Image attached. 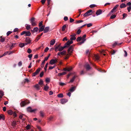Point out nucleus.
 I'll use <instances>...</instances> for the list:
<instances>
[{"label":"nucleus","mask_w":131,"mask_h":131,"mask_svg":"<svg viewBox=\"0 0 131 131\" xmlns=\"http://www.w3.org/2000/svg\"><path fill=\"white\" fill-rule=\"evenodd\" d=\"M73 49V46H71L69 48L68 50V53L69 54H70L72 52Z\"/></svg>","instance_id":"6"},{"label":"nucleus","mask_w":131,"mask_h":131,"mask_svg":"<svg viewBox=\"0 0 131 131\" xmlns=\"http://www.w3.org/2000/svg\"><path fill=\"white\" fill-rule=\"evenodd\" d=\"M49 88V87L48 86H45L44 90L46 91H47Z\"/></svg>","instance_id":"47"},{"label":"nucleus","mask_w":131,"mask_h":131,"mask_svg":"<svg viewBox=\"0 0 131 131\" xmlns=\"http://www.w3.org/2000/svg\"><path fill=\"white\" fill-rule=\"evenodd\" d=\"M55 40L54 39L52 40L50 42V45H53L55 42Z\"/></svg>","instance_id":"19"},{"label":"nucleus","mask_w":131,"mask_h":131,"mask_svg":"<svg viewBox=\"0 0 131 131\" xmlns=\"http://www.w3.org/2000/svg\"><path fill=\"white\" fill-rule=\"evenodd\" d=\"M96 6V5L95 4H92L90 6V7L91 8H93L94 7H95Z\"/></svg>","instance_id":"50"},{"label":"nucleus","mask_w":131,"mask_h":131,"mask_svg":"<svg viewBox=\"0 0 131 131\" xmlns=\"http://www.w3.org/2000/svg\"><path fill=\"white\" fill-rule=\"evenodd\" d=\"M66 51H63L61 52H59L57 54L58 56H60L61 55H66Z\"/></svg>","instance_id":"11"},{"label":"nucleus","mask_w":131,"mask_h":131,"mask_svg":"<svg viewBox=\"0 0 131 131\" xmlns=\"http://www.w3.org/2000/svg\"><path fill=\"white\" fill-rule=\"evenodd\" d=\"M81 39H82V38L80 37H78L77 39V42L80 41Z\"/></svg>","instance_id":"37"},{"label":"nucleus","mask_w":131,"mask_h":131,"mask_svg":"<svg viewBox=\"0 0 131 131\" xmlns=\"http://www.w3.org/2000/svg\"><path fill=\"white\" fill-rule=\"evenodd\" d=\"M30 23L31 25L33 26H34L37 24V22L35 21V18H32L30 20Z\"/></svg>","instance_id":"7"},{"label":"nucleus","mask_w":131,"mask_h":131,"mask_svg":"<svg viewBox=\"0 0 131 131\" xmlns=\"http://www.w3.org/2000/svg\"><path fill=\"white\" fill-rule=\"evenodd\" d=\"M68 101V100L66 99H63L61 100V103L64 104Z\"/></svg>","instance_id":"13"},{"label":"nucleus","mask_w":131,"mask_h":131,"mask_svg":"<svg viewBox=\"0 0 131 131\" xmlns=\"http://www.w3.org/2000/svg\"><path fill=\"white\" fill-rule=\"evenodd\" d=\"M116 17V16L115 15H114L111 16V19H113L115 18Z\"/></svg>","instance_id":"64"},{"label":"nucleus","mask_w":131,"mask_h":131,"mask_svg":"<svg viewBox=\"0 0 131 131\" xmlns=\"http://www.w3.org/2000/svg\"><path fill=\"white\" fill-rule=\"evenodd\" d=\"M42 22H43L42 21H41L40 23H39V27H40L42 26Z\"/></svg>","instance_id":"57"},{"label":"nucleus","mask_w":131,"mask_h":131,"mask_svg":"<svg viewBox=\"0 0 131 131\" xmlns=\"http://www.w3.org/2000/svg\"><path fill=\"white\" fill-rule=\"evenodd\" d=\"M19 46L21 48H22L24 46V43H21L19 44Z\"/></svg>","instance_id":"34"},{"label":"nucleus","mask_w":131,"mask_h":131,"mask_svg":"<svg viewBox=\"0 0 131 131\" xmlns=\"http://www.w3.org/2000/svg\"><path fill=\"white\" fill-rule=\"evenodd\" d=\"M83 21L82 20H78L76 21L75 23L76 24H78L79 23L82 22Z\"/></svg>","instance_id":"43"},{"label":"nucleus","mask_w":131,"mask_h":131,"mask_svg":"<svg viewBox=\"0 0 131 131\" xmlns=\"http://www.w3.org/2000/svg\"><path fill=\"white\" fill-rule=\"evenodd\" d=\"M18 65L19 66H21L22 65V63L21 61L19 62L18 64Z\"/></svg>","instance_id":"56"},{"label":"nucleus","mask_w":131,"mask_h":131,"mask_svg":"<svg viewBox=\"0 0 131 131\" xmlns=\"http://www.w3.org/2000/svg\"><path fill=\"white\" fill-rule=\"evenodd\" d=\"M126 5L125 4L123 3L120 5V7L121 8H122L125 7H126Z\"/></svg>","instance_id":"26"},{"label":"nucleus","mask_w":131,"mask_h":131,"mask_svg":"<svg viewBox=\"0 0 131 131\" xmlns=\"http://www.w3.org/2000/svg\"><path fill=\"white\" fill-rule=\"evenodd\" d=\"M86 24L88 27H90L92 26V24L91 23H90Z\"/></svg>","instance_id":"51"},{"label":"nucleus","mask_w":131,"mask_h":131,"mask_svg":"<svg viewBox=\"0 0 131 131\" xmlns=\"http://www.w3.org/2000/svg\"><path fill=\"white\" fill-rule=\"evenodd\" d=\"M74 21V20L71 18H70V21L71 23H72Z\"/></svg>","instance_id":"62"},{"label":"nucleus","mask_w":131,"mask_h":131,"mask_svg":"<svg viewBox=\"0 0 131 131\" xmlns=\"http://www.w3.org/2000/svg\"><path fill=\"white\" fill-rule=\"evenodd\" d=\"M102 13V11L101 10H99L96 12V14L97 16L101 14Z\"/></svg>","instance_id":"18"},{"label":"nucleus","mask_w":131,"mask_h":131,"mask_svg":"<svg viewBox=\"0 0 131 131\" xmlns=\"http://www.w3.org/2000/svg\"><path fill=\"white\" fill-rule=\"evenodd\" d=\"M50 81V80L49 78H47L46 79V81L47 83H48Z\"/></svg>","instance_id":"41"},{"label":"nucleus","mask_w":131,"mask_h":131,"mask_svg":"<svg viewBox=\"0 0 131 131\" xmlns=\"http://www.w3.org/2000/svg\"><path fill=\"white\" fill-rule=\"evenodd\" d=\"M5 118L4 116V115L3 114H1L0 115V120L1 119H2L3 120H5Z\"/></svg>","instance_id":"20"},{"label":"nucleus","mask_w":131,"mask_h":131,"mask_svg":"<svg viewBox=\"0 0 131 131\" xmlns=\"http://www.w3.org/2000/svg\"><path fill=\"white\" fill-rule=\"evenodd\" d=\"M13 53V51H7L6 52L4 53L2 56H1V57H2L3 56H5V55L7 54H8V55H10L12 54Z\"/></svg>","instance_id":"8"},{"label":"nucleus","mask_w":131,"mask_h":131,"mask_svg":"<svg viewBox=\"0 0 131 131\" xmlns=\"http://www.w3.org/2000/svg\"><path fill=\"white\" fill-rule=\"evenodd\" d=\"M31 40L29 38H26L25 40V41L26 42L28 43V44H29L31 42Z\"/></svg>","instance_id":"16"},{"label":"nucleus","mask_w":131,"mask_h":131,"mask_svg":"<svg viewBox=\"0 0 131 131\" xmlns=\"http://www.w3.org/2000/svg\"><path fill=\"white\" fill-rule=\"evenodd\" d=\"M27 111L29 112L35 113L37 110V109H35L32 110L31 107H29L27 108Z\"/></svg>","instance_id":"2"},{"label":"nucleus","mask_w":131,"mask_h":131,"mask_svg":"<svg viewBox=\"0 0 131 131\" xmlns=\"http://www.w3.org/2000/svg\"><path fill=\"white\" fill-rule=\"evenodd\" d=\"M29 103V102H27L26 101H22L20 104L21 107H23L27 104H28Z\"/></svg>","instance_id":"4"},{"label":"nucleus","mask_w":131,"mask_h":131,"mask_svg":"<svg viewBox=\"0 0 131 131\" xmlns=\"http://www.w3.org/2000/svg\"><path fill=\"white\" fill-rule=\"evenodd\" d=\"M38 30V28L37 27L34 28L33 30L35 32H37Z\"/></svg>","instance_id":"36"},{"label":"nucleus","mask_w":131,"mask_h":131,"mask_svg":"<svg viewBox=\"0 0 131 131\" xmlns=\"http://www.w3.org/2000/svg\"><path fill=\"white\" fill-rule=\"evenodd\" d=\"M77 76H74L70 80V82H69V83H70L71 82H73L74 80H75V78Z\"/></svg>","instance_id":"22"},{"label":"nucleus","mask_w":131,"mask_h":131,"mask_svg":"<svg viewBox=\"0 0 131 131\" xmlns=\"http://www.w3.org/2000/svg\"><path fill=\"white\" fill-rule=\"evenodd\" d=\"M127 9L129 12H130V9H131V6L127 7Z\"/></svg>","instance_id":"54"},{"label":"nucleus","mask_w":131,"mask_h":131,"mask_svg":"<svg viewBox=\"0 0 131 131\" xmlns=\"http://www.w3.org/2000/svg\"><path fill=\"white\" fill-rule=\"evenodd\" d=\"M94 58L96 60H98L99 59V57L98 55H95L94 56Z\"/></svg>","instance_id":"32"},{"label":"nucleus","mask_w":131,"mask_h":131,"mask_svg":"<svg viewBox=\"0 0 131 131\" xmlns=\"http://www.w3.org/2000/svg\"><path fill=\"white\" fill-rule=\"evenodd\" d=\"M45 63V61H43L41 65V67L43 68V67Z\"/></svg>","instance_id":"49"},{"label":"nucleus","mask_w":131,"mask_h":131,"mask_svg":"<svg viewBox=\"0 0 131 131\" xmlns=\"http://www.w3.org/2000/svg\"><path fill=\"white\" fill-rule=\"evenodd\" d=\"M115 10H116L113 8V9L111 10V11L110 12V14H111L112 13L115 12H116Z\"/></svg>","instance_id":"46"},{"label":"nucleus","mask_w":131,"mask_h":131,"mask_svg":"<svg viewBox=\"0 0 131 131\" xmlns=\"http://www.w3.org/2000/svg\"><path fill=\"white\" fill-rule=\"evenodd\" d=\"M81 32V30L80 29H78L77 32V33L78 34H79Z\"/></svg>","instance_id":"61"},{"label":"nucleus","mask_w":131,"mask_h":131,"mask_svg":"<svg viewBox=\"0 0 131 131\" xmlns=\"http://www.w3.org/2000/svg\"><path fill=\"white\" fill-rule=\"evenodd\" d=\"M98 70L100 72V73H105L106 72L105 71L101 69H99Z\"/></svg>","instance_id":"23"},{"label":"nucleus","mask_w":131,"mask_h":131,"mask_svg":"<svg viewBox=\"0 0 131 131\" xmlns=\"http://www.w3.org/2000/svg\"><path fill=\"white\" fill-rule=\"evenodd\" d=\"M72 69V67H70L69 68H67L64 69V70L65 71H70Z\"/></svg>","instance_id":"17"},{"label":"nucleus","mask_w":131,"mask_h":131,"mask_svg":"<svg viewBox=\"0 0 131 131\" xmlns=\"http://www.w3.org/2000/svg\"><path fill=\"white\" fill-rule=\"evenodd\" d=\"M49 27H46L45 28L44 30V32L46 33L48 32L49 30Z\"/></svg>","instance_id":"14"},{"label":"nucleus","mask_w":131,"mask_h":131,"mask_svg":"<svg viewBox=\"0 0 131 131\" xmlns=\"http://www.w3.org/2000/svg\"><path fill=\"white\" fill-rule=\"evenodd\" d=\"M27 129H28L30 128V125L29 124L26 127Z\"/></svg>","instance_id":"45"},{"label":"nucleus","mask_w":131,"mask_h":131,"mask_svg":"<svg viewBox=\"0 0 131 131\" xmlns=\"http://www.w3.org/2000/svg\"><path fill=\"white\" fill-rule=\"evenodd\" d=\"M84 67L87 70H89L91 69V68L90 66L88 64H87L85 65Z\"/></svg>","instance_id":"15"},{"label":"nucleus","mask_w":131,"mask_h":131,"mask_svg":"<svg viewBox=\"0 0 131 131\" xmlns=\"http://www.w3.org/2000/svg\"><path fill=\"white\" fill-rule=\"evenodd\" d=\"M86 37V35L85 34L84 35L82 38V41L78 43V44L80 45H81L86 40V39H85Z\"/></svg>","instance_id":"5"},{"label":"nucleus","mask_w":131,"mask_h":131,"mask_svg":"<svg viewBox=\"0 0 131 131\" xmlns=\"http://www.w3.org/2000/svg\"><path fill=\"white\" fill-rule=\"evenodd\" d=\"M40 70V68H38L36 71L33 74H38L39 73Z\"/></svg>","instance_id":"27"},{"label":"nucleus","mask_w":131,"mask_h":131,"mask_svg":"<svg viewBox=\"0 0 131 131\" xmlns=\"http://www.w3.org/2000/svg\"><path fill=\"white\" fill-rule=\"evenodd\" d=\"M48 64V63H47L46 64L45 66V67L44 68V69L45 71H46V70L47 68V67Z\"/></svg>","instance_id":"52"},{"label":"nucleus","mask_w":131,"mask_h":131,"mask_svg":"<svg viewBox=\"0 0 131 131\" xmlns=\"http://www.w3.org/2000/svg\"><path fill=\"white\" fill-rule=\"evenodd\" d=\"M75 87L74 86L72 87L69 90V91L71 92H73L75 89Z\"/></svg>","instance_id":"24"},{"label":"nucleus","mask_w":131,"mask_h":131,"mask_svg":"<svg viewBox=\"0 0 131 131\" xmlns=\"http://www.w3.org/2000/svg\"><path fill=\"white\" fill-rule=\"evenodd\" d=\"M26 27L27 29L28 30L30 29V27L29 25L28 24H26Z\"/></svg>","instance_id":"42"},{"label":"nucleus","mask_w":131,"mask_h":131,"mask_svg":"<svg viewBox=\"0 0 131 131\" xmlns=\"http://www.w3.org/2000/svg\"><path fill=\"white\" fill-rule=\"evenodd\" d=\"M12 32L10 31H8L7 33V36H8L10 34H11L12 33Z\"/></svg>","instance_id":"53"},{"label":"nucleus","mask_w":131,"mask_h":131,"mask_svg":"<svg viewBox=\"0 0 131 131\" xmlns=\"http://www.w3.org/2000/svg\"><path fill=\"white\" fill-rule=\"evenodd\" d=\"M49 48L48 47H47L44 50V51L45 52H47L48 50H49Z\"/></svg>","instance_id":"58"},{"label":"nucleus","mask_w":131,"mask_h":131,"mask_svg":"<svg viewBox=\"0 0 131 131\" xmlns=\"http://www.w3.org/2000/svg\"><path fill=\"white\" fill-rule=\"evenodd\" d=\"M64 19L65 21H66L68 20V18L67 16L65 17L64 18Z\"/></svg>","instance_id":"63"},{"label":"nucleus","mask_w":131,"mask_h":131,"mask_svg":"<svg viewBox=\"0 0 131 131\" xmlns=\"http://www.w3.org/2000/svg\"><path fill=\"white\" fill-rule=\"evenodd\" d=\"M57 61V60L56 59H52L49 62V63L51 64H54Z\"/></svg>","instance_id":"10"},{"label":"nucleus","mask_w":131,"mask_h":131,"mask_svg":"<svg viewBox=\"0 0 131 131\" xmlns=\"http://www.w3.org/2000/svg\"><path fill=\"white\" fill-rule=\"evenodd\" d=\"M1 41L2 42H4L5 40V38L3 37L2 36H1L0 37Z\"/></svg>","instance_id":"31"},{"label":"nucleus","mask_w":131,"mask_h":131,"mask_svg":"<svg viewBox=\"0 0 131 131\" xmlns=\"http://www.w3.org/2000/svg\"><path fill=\"white\" fill-rule=\"evenodd\" d=\"M76 36V34H74L73 35H71V37L70 38V40H71V41H70L69 40L68 41H69L70 42V41H72V43L73 42V41H72L73 40H74L76 39V38L75 37V36Z\"/></svg>","instance_id":"9"},{"label":"nucleus","mask_w":131,"mask_h":131,"mask_svg":"<svg viewBox=\"0 0 131 131\" xmlns=\"http://www.w3.org/2000/svg\"><path fill=\"white\" fill-rule=\"evenodd\" d=\"M47 2L48 5H49L50 4V3L51 1V0H47Z\"/></svg>","instance_id":"60"},{"label":"nucleus","mask_w":131,"mask_h":131,"mask_svg":"<svg viewBox=\"0 0 131 131\" xmlns=\"http://www.w3.org/2000/svg\"><path fill=\"white\" fill-rule=\"evenodd\" d=\"M39 29V32H40L41 31H44V28H45V26L44 25L42 26H41L40 27Z\"/></svg>","instance_id":"12"},{"label":"nucleus","mask_w":131,"mask_h":131,"mask_svg":"<svg viewBox=\"0 0 131 131\" xmlns=\"http://www.w3.org/2000/svg\"><path fill=\"white\" fill-rule=\"evenodd\" d=\"M122 44V43H117V42H115L113 44V46H114L116 45H121Z\"/></svg>","instance_id":"35"},{"label":"nucleus","mask_w":131,"mask_h":131,"mask_svg":"<svg viewBox=\"0 0 131 131\" xmlns=\"http://www.w3.org/2000/svg\"><path fill=\"white\" fill-rule=\"evenodd\" d=\"M29 82V80L27 78L25 79V82H27V83Z\"/></svg>","instance_id":"59"},{"label":"nucleus","mask_w":131,"mask_h":131,"mask_svg":"<svg viewBox=\"0 0 131 131\" xmlns=\"http://www.w3.org/2000/svg\"><path fill=\"white\" fill-rule=\"evenodd\" d=\"M92 12L91 10H89L84 14L83 16L85 17L91 15L92 13Z\"/></svg>","instance_id":"3"},{"label":"nucleus","mask_w":131,"mask_h":131,"mask_svg":"<svg viewBox=\"0 0 131 131\" xmlns=\"http://www.w3.org/2000/svg\"><path fill=\"white\" fill-rule=\"evenodd\" d=\"M31 35V33L29 31H26L25 36H29Z\"/></svg>","instance_id":"25"},{"label":"nucleus","mask_w":131,"mask_h":131,"mask_svg":"<svg viewBox=\"0 0 131 131\" xmlns=\"http://www.w3.org/2000/svg\"><path fill=\"white\" fill-rule=\"evenodd\" d=\"M34 87L36 88L37 90H39L40 88V86L38 84H37L35 85Z\"/></svg>","instance_id":"29"},{"label":"nucleus","mask_w":131,"mask_h":131,"mask_svg":"<svg viewBox=\"0 0 131 131\" xmlns=\"http://www.w3.org/2000/svg\"><path fill=\"white\" fill-rule=\"evenodd\" d=\"M27 52L29 53H30L31 52V50L30 49H28L27 50Z\"/></svg>","instance_id":"55"},{"label":"nucleus","mask_w":131,"mask_h":131,"mask_svg":"<svg viewBox=\"0 0 131 131\" xmlns=\"http://www.w3.org/2000/svg\"><path fill=\"white\" fill-rule=\"evenodd\" d=\"M59 85L62 86H63L64 85H65L66 84L64 83H62L61 82H60L59 83Z\"/></svg>","instance_id":"48"},{"label":"nucleus","mask_w":131,"mask_h":131,"mask_svg":"<svg viewBox=\"0 0 131 131\" xmlns=\"http://www.w3.org/2000/svg\"><path fill=\"white\" fill-rule=\"evenodd\" d=\"M17 124V123L15 121H13L12 123V126L14 127Z\"/></svg>","instance_id":"28"},{"label":"nucleus","mask_w":131,"mask_h":131,"mask_svg":"<svg viewBox=\"0 0 131 131\" xmlns=\"http://www.w3.org/2000/svg\"><path fill=\"white\" fill-rule=\"evenodd\" d=\"M66 27V25H64L62 27V30L63 31H64L65 30V29Z\"/></svg>","instance_id":"38"},{"label":"nucleus","mask_w":131,"mask_h":131,"mask_svg":"<svg viewBox=\"0 0 131 131\" xmlns=\"http://www.w3.org/2000/svg\"><path fill=\"white\" fill-rule=\"evenodd\" d=\"M40 116L41 117H43L44 116L45 114L43 111H40Z\"/></svg>","instance_id":"21"},{"label":"nucleus","mask_w":131,"mask_h":131,"mask_svg":"<svg viewBox=\"0 0 131 131\" xmlns=\"http://www.w3.org/2000/svg\"><path fill=\"white\" fill-rule=\"evenodd\" d=\"M4 95V94L3 92L0 91V97H2Z\"/></svg>","instance_id":"30"},{"label":"nucleus","mask_w":131,"mask_h":131,"mask_svg":"<svg viewBox=\"0 0 131 131\" xmlns=\"http://www.w3.org/2000/svg\"><path fill=\"white\" fill-rule=\"evenodd\" d=\"M55 66H56L55 65H54L53 66H50L49 67V69L50 70L52 69H53V68H55Z\"/></svg>","instance_id":"44"},{"label":"nucleus","mask_w":131,"mask_h":131,"mask_svg":"<svg viewBox=\"0 0 131 131\" xmlns=\"http://www.w3.org/2000/svg\"><path fill=\"white\" fill-rule=\"evenodd\" d=\"M72 43V42L71 41L70 42L69 41H68L65 44L64 46L63 47H60L58 49V51H62L64 48L68 47V46L70 45Z\"/></svg>","instance_id":"1"},{"label":"nucleus","mask_w":131,"mask_h":131,"mask_svg":"<svg viewBox=\"0 0 131 131\" xmlns=\"http://www.w3.org/2000/svg\"><path fill=\"white\" fill-rule=\"evenodd\" d=\"M57 96L59 97H63V95L62 93L59 94Z\"/></svg>","instance_id":"40"},{"label":"nucleus","mask_w":131,"mask_h":131,"mask_svg":"<svg viewBox=\"0 0 131 131\" xmlns=\"http://www.w3.org/2000/svg\"><path fill=\"white\" fill-rule=\"evenodd\" d=\"M7 113L9 114L10 115L12 114L13 113V111L10 110H9L8 111Z\"/></svg>","instance_id":"33"},{"label":"nucleus","mask_w":131,"mask_h":131,"mask_svg":"<svg viewBox=\"0 0 131 131\" xmlns=\"http://www.w3.org/2000/svg\"><path fill=\"white\" fill-rule=\"evenodd\" d=\"M43 82L42 80L40 79L39 83V84L42 86L41 85L43 84Z\"/></svg>","instance_id":"39"}]
</instances>
